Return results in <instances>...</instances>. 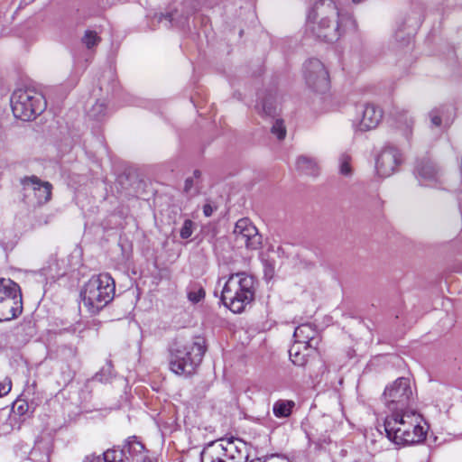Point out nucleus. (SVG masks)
<instances>
[{
    "mask_svg": "<svg viewBox=\"0 0 462 462\" xmlns=\"http://www.w3.org/2000/svg\"><path fill=\"white\" fill-rule=\"evenodd\" d=\"M233 234L236 243L240 246H245L249 250H255L261 245V236L248 218L239 219L236 223Z\"/></svg>",
    "mask_w": 462,
    "mask_h": 462,
    "instance_id": "11",
    "label": "nucleus"
},
{
    "mask_svg": "<svg viewBox=\"0 0 462 462\" xmlns=\"http://www.w3.org/2000/svg\"><path fill=\"white\" fill-rule=\"evenodd\" d=\"M294 405L293 401L279 400L273 404V414L278 418H287L291 415Z\"/></svg>",
    "mask_w": 462,
    "mask_h": 462,
    "instance_id": "22",
    "label": "nucleus"
},
{
    "mask_svg": "<svg viewBox=\"0 0 462 462\" xmlns=\"http://www.w3.org/2000/svg\"><path fill=\"white\" fill-rule=\"evenodd\" d=\"M113 376V366L110 362H107L98 373L96 374L95 378L100 382H107Z\"/></svg>",
    "mask_w": 462,
    "mask_h": 462,
    "instance_id": "29",
    "label": "nucleus"
},
{
    "mask_svg": "<svg viewBox=\"0 0 462 462\" xmlns=\"http://www.w3.org/2000/svg\"><path fill=\"white\" fill-rule=\"evenodd\" d=\"M272 133L277 136L279 140H282L286 135V128L284 126L283 121L277 119L272 126Z\"/></svg>",
    "mask_w": 462,
    "mask_h": 462,
    "instance_id": "30",
    "label": "nucleus"
},
{
    "mask_svg": "<svg viewBox=\"0 0 462 462\" xmlns=\"http://www.w3.org/2000/svg\"><path fill=\"white\" fill-rule=\"evenodd\" d=\"M193 233V222L190 219H186L183 223L182 227L180 228V237L183 239H187L191 236Z\"/></svg>",
    "mask_w": 462,
    "mask_h": 462,
    "instance_id": "32",
    "label": "nucleus"
},
{
    "mask_svg": "<svg viewBox=\"0 0 462 462\" xmlns=\"http://www.w3.org/2000/svg\"><path fill=\"white\" fill-rule=\"evenodd\" d=\"M123 462H152L144 445L135 436L129 437L123 446Z\"/></svg>",
    "mask_w": 462,
    "mask_h": 462,
    "instance_id": "15",
    "label": "nucleus"
},
{
    "mask_svg": "<svg viewBox=\"0 0 462 462\" xmlns=\"http://www.w3.org/2000/svg\"><path fill=\"white\" fill-rule=\"evenodd\" d=\"M201 172L199 170L193 171V175L185 180L184 192L189 196H195L198 194V180L200 178Z\"/></svg>",
    "mask_w": 462,
    "mask_h": 462,
    "instance_id": "24",
    "label": "nucleus"
},
{
    "mask_svg": "<svg viewBox=\"0 0 462 462\" xmlns=\"http://www.w3.org/2000/svg\"><path fill=\"white\" fill-rule=\"evenodd\" d=\"M236 447L234 441H227L226 445L213 441L208 444L200 453L201 462H242V457L234 456Z\"/></svg>",
    "mask_w": 462,
    "mask_h": 462,
    "instance_id": "9",
    "label": "nucleus"
},
{
    "mask_svg": "<svg viewBox=\"0 0 462 462\" xmlns=\"http://www.w3.org/2000/svg\"><path fill=\"white\" fill-rule=\"evenodd\" d=\"M304 78L307 85L317 92H325L329 87L328 73L323 63L310 59L304 64Z\"/></svg>",
    "mask_w": 462,
    "mask_h": 462,
    "instance_id": "8",
    "label": "nucleus"
},
{
    "mask_svg": "<svg viewBox=\"0 0 462 462\" xmlns=\"http://www.w3.org/2000/svg\"><path fill=\"white\" fill-rule=\"evenodd\" d=\"M313 351H305L303 345L293 343L289 350L291 361L297 366H304L308 363L309 356Z\"/></svg>",
    "mask_w": 462,
    "mask_h": 462,
    "instance_id": "20",
    "label": "nucleus"
},
{
    "mask_svg": "<svg viewBox=\"0 0 462 462\" xmlns=\"http://www.w3.org/2000/svg\"><path fill=\"white\" fill-rule=\"evenodd\" d=\"M307 32L328 42L337 41L342 34L340 14L332 0L317 2L308 15Z\"/></svg>",
    "mask_w": 462,
    "mask_h": 462,
    "instance_id": "1",
    "label": "nucleus"
},
{
    "mask_svg": "<svg viewBox=\"0 0 462 462\" xmlns=\"http://www.w3.org/2000/svg\"><path fill=\"white\" fill-rule=\"evenodd\" d=\"M23 200L26 199L27 193L32 192L39 206L47 204L51 199L52 184L49 181L42 180L35 175L25 176L20 180Z\"/></svg>",
    "mask_w": 462,
    "mask_h": 462,
    "instance_id": "10",
    "label": "nucleus"
},
{
    "mask_svg": "<svg viewBox=\"0 0 462 462\" xmlns=\"http://www.w3.org/2000/svg\"><path fill=\"white\" fill-rule=\"evenodd\" d=\"M294 343L303 345L305 351H317L319 344V333L310 323L298 326L293 333Z\"/></svg>",
    "mask_w": 462,
    "mask_h": 462,
    "instance_id": "14",
    "label": "nucleus"
},
{
    "mask_svg": "<svg viewBox=\"0 0 462 462\" xmlns=\"http://www.w3.org/2000/svg\"><path fill=\"white\" fill-rule=\"evenodd\" d=\"M362 0H353L354 3H360Z\"/></svg>",
    "mask_w": 462,
    "mask_h": 462,
    "instance_id": "41",
    "label": "nucleus"
},
{
    "mask_svg": "<svg viewBox=\"0 0 462 462\" xmlns=\"http://www.w3.org/2000/svg\"><path fill=\"white\" fill-rule=\"evenodd\" d=\"M383 401L391 413L413 410L415 396L410 379L400 377L387 385L383 393Z\"/></svg>",
    "mask_w": 462,
    "mask_h": 462,
    "instance_id": "7",
    "label": "nucleus"
},
{
    "mask_svg": "<svg viewBox=\"0 0 462 462\" xmlns=\"http://www.w3.org/2000/svg\"><path fill=\"white\" fill-rule=\"evenodd\" d=\"M236 449L234 450V456H236L238 458L242 457V462H243L245 459L247 458V457L242 455L241 451L238 449V447L237 446H236Z\"/></svg>",
    "mask_w": 462,
    "mask_h": 462,
    "instance_id": "38",
    "label": "nucleus"
},
{
    "mask_svg": "<svg viewBox=\"0 0 462 462\" xmlns=\"http://www.w3.org/2000/svg\"><path fill=\"white\" fill-rule=\"evenodd\" d=\"M207 346L202 337L190 340L176 338L170 346V369L179 375H190L202 362Z\"/></svg>",
    "mask_w": 462,
    "mask_h": 462,
    "instance_id": "3",
    "label": "nucleus"
},
{
    "mask_svg": "<svg viewBox=\"0 0 462 462\" xmlns=\"http://www.w3.org/2000/svg\"><path fill=\"white\" fill-rule=\"evenodd\" d=\"M415 174L421 184L437 181L439 179V169L428 158L419 160L415 167Z\"/></svg>",
    "mask_w": 462,
    "mask_h": 462,
    "instance_id": "16",
    "label": "nucleus"
},
{
    "mask_svg": "<svg viewBox=\"0 0 462 462\" xmlns=\"http://www.w3.org/2000/svg\"><path fill=\"white\" fill-rule=\"evenodd\" d=\"M402 157L399 149L392 144L385 145L376 160V171L382 177L391 176L402 163Z\"/></svg>",
    "mask_w": 462,
    "mask_h": 462,
    "instance_id": "13",
    "label": "nucleus"
},
{
    "mask_svg": "<svg viewBox=\"0 0 462 462\" xmlns=\"http://www.w3.org/2000/svg\"><path fill=\"white\" fill-rule=\"evenodd\" d=\"M422 417L413 409L391 413L385 418L383 426L387 438L397 445L420 443L426 438L420 425Z\"/></svg>",
    "mask_w": 462,
    "mask_h": 462,
    "instance_id": "2",
    "label": "nucleus"
},
{
    "mask_svg": "<svg viewBox=\"0 0 462 462\" xmlns=\"http://www.w3.org/2000/svg\"><path fill=\"white\" fill-rule=\"evenodd\" d=\"M82 462H104V459L102 457V456L100 455H95V454H91V455H88L84 457V459L82 460Z\"/></svg>",
    "mask_w": 462,
    "mask_h": 462,
    "instance_id": "34",
    "label": "nucleus"
},
{
    "mask_svg": "<svg viewBox=\"0 0 462 462\" xmlns=\"http://www.w3.org/2000/svg\"><path fill=\"white\" fill-rule=\"evenodd\" d=\"M20 292L21 290L17 283L10 279L0 278V302L13 298Z\"/></svg>",
    "mask_w": 462,
    "mask_h": 462,
    "instance_id": "21",
    "label": "nucleus"
},
{
    "mask_svg": "<svg viewBox=\"0 0 462 462\" xmlns=\"http://www.w3.org/2000/svg\"><path fill=\"white\" fill-rule=\"evenodd\" d=\"M205 297V291L202 287H199L197 290L189 291L188 292V299L192 303L199 302Z\"/></svg>",
    "mask_w": 462,
    "mask_h": 462,
    "instance_id": "31",
    "label": "nucleus"
},
{
    "mask_svg": "<svg viewBox=\"0 0 462 462\" xmlns=\"http://www.w3.org/2000/svg\"><path fill=\"white\" fill-rule=\"evenodd\" d=\"M338 171L344 177H351L353 174V166L351 156L346 153H342L338 159Z\"/></svg>",
    "mask_w": 462,
    "mask_h": 462,
    "instance_id": "25",
    "label": "nucleus"
},
{
    "mask_svg": "<svg viewBox=\"0 0 462 462\" xmlns=\"http://www.w3.org/2000/svg\"><path fill=\"white\" fill-rule=\"evenodd\" d=\"M101 39L97 36L94 31H86L84 37L82 38L83 43L87 48L90 49L100 42Z\"/></svg>",
    "mask_w": 462,
    "mask_h": 462,
    "instance_id": "28",
    "label": "nucleus"
},
{
    "mask_svg": "<svg viewBox=\"0 0 462 462\" xmlns=\"http://www.w3.org/2000/svg\"><path fill=\"white\" fill-rule=\"evenodd\" d=\"M65 272H60V271H57L55 273L51 274L52 277H55V276H62L64 275Z\"/></svg>",
    "mask_w": 462,
    "mask_h": 462,
    "instance_id": "40",
    "label": "nucleus"
},
{
    "mask_svg": "<svg viewBox=\"0 0 462 462\" xmlns=\"http://www.w3.org/2000/svg\"><path fill=\"white\" fill-rule=\"evenodd\" d=\"M115 292V281L108 273L95 275L81 289V303L89 314L96 315L113 300Z\"/></svg>",
    "mask_w": 462,
    "mask_h": 462,
    "instance_id": "5",
    "label": "nucleus"
},
{
    "mask_svg": "<svg viewBox=\"0 0 462 462\" xmlns=\"http://www.w3.org/2000/svg\"><path fill=\"white\" fill-rule=\"evenodd\" d=\"M1 315L3 320H10L18 317L23 310L22 293H16V296L8 298L6 300L0 302Z\"/></svg>",
    "mask_w": 462,
    "mask_h": 462,
    "instance_id": "17",
    "label": "nucleus"
},
{
    "mask_svg": "<svg viewBox=\"0 0 462 462\" xmlns=\"http://www.w3.org/2000/svg\"><path fill=\"white\" fill-rule=\"evenodd\" d=\"M296 169L306 175L316 176L319 173L317 161L306 155H300L297 158Z\"/></svg>",
    "mask_w": 462,
    "mask_h": 462,
    "instance_id": "19",
    "label": "nucleus"
},
{
    "mask_svg": "<svg viewBox=\"0 0 462 462\" xmlns=\"http://www.w3.org/2000/svg\"><path fill=\"white\" fill-rule=\"evenodd\" d=\"M104 462H123V448H112L105 451L102 455Z\"/></svg>",
    "mask_w": 462,
    "mask_h": 462,
    "instance_id": "26",
    "label": "nucleus"
},
{
    "mask_svg": "<svg viewBox=\"0 0 462 462\" xmlns=\"http://www.w3.org/2000/svg\"><path fill=\"white\" fill-rule=\"evenodd\" d=\"M454 108L452 106L443 105L433 108L430 114L431 125L439 127L444 122L445 125H449L453 121Z\"/></svg>",
    "mask_w": 462,
    "mask_h": 462,
    "instance_id": "18",
    "label": "nucleus"
},
{
    "mask_svg": "<svg viewBox=\"0 0 462 462\" xmlns=\"http://www.w3.org/2000/svg\"><path fill=\"white\" fill-rule=\"evenodd\" d=\"M214 211V208L211 205L206 204L203 207V213L206 217H210Z\"/></svg>",
    "mask_w": 462,
    "mask_h": 462,
    "instance_id": "37",
    "label": "nucleus"
},
{
    "mask_svg": "<svg viewBox=\"0 0 462 462\" xmlns=\"http://www.w3.org/2000/svg\"><path fill=\"white\" fill-rule=\"evenodd\" d=\"M383 119V110L374 104H365L359 106L355 119L356 131L366 132L378 126Z\"/></svg>",
    "mask_w": 462,
    "mask_h": 462,
    "instance_id": "12",
    "label": "nucleus"
},
{
    "mask_svg": "<svg viewBox=\"0 0 462 462\" xmlns=\"http://www.w3.org/2000/svg\"><path fill=\"white\" fill-rule=\"evenodd\" d=\"M106 111V107L105 103L97 101L88 110V116L95 120H100L103 116H105Z\"/></svg>",
    "mask_w": 462,
    "mask_h": 462,
    "instance_id": "27",
    "label": "nucleus"
},
{
    "mask_svg": "<svg viewBox=\"0 0 462 462\" xmlns=\"http://www.w3.org/2000/svg\"><path fill=\"white\" fill-rule=\"evenodd\" d=\"M35 386V383H33L32 385H28L23 391V395L29 397L30 395L34 394Z\"/></svg>",
    "mask_w": 462,
    "mask_h": 462,
    "instance_id": "36",
    "label": "nucleus"
},
{
    "mask_svg": "<svg viewBox=\"0 0 462 462\" xmlns=\"http://www.w3.org/2000/svg\"><path fill=\"white\" fill-rule=\"evenodd\" d=\"M251 462H289V461L284 458H280L278 457L273 456L270 457H257V458L251 460Z\"/></svg>",
    "mask_w": 462,
    "mask_h": 462,
    "instance_id": "33",
    "label": "nucleus"
},
{
    "mask_svg": "<svg viewBox=\"0 0 462 462\" xmlns=\"http://www.w3.org/2000/svg\"><path fill=\"white\" fill-rule=\"evenodd\" d=\"M2 320H3V318H2V317H0V321H2Z\"/></svg>",
    "mask_w": 462,
    "mask_h": 462,
    "instance_id": "42",
    "label": "nucleus"
},
{
    "mask_svg": "<svg viewBox=\"0 0 462 462\" xmlns=\"http://www.w3.org/2000/svg\"><path fill=\"white\" fill-rule=\"evenodd\" d=\"M14 116L23 121H31L46 107L44 97L33 88H20L11 97Z\"/></svg>",
    "mask_w": 462,
    "mask_h": 462,
    "instance_id": "6",
    "label": "nucleus"
},
{
    "mask_svg": "<svg viewBox=\"0 0 462 462\" xmlns=\"http://www.w3.org/2000/svg\"><path fill=\"white\" fill-rule=\"evenodd\" d=\"M256 280L245 272L231 273L226 281L221 301L234 313L243 312L254 300Z\"/></svg>",
    "mask_w": 462,
    "mask_h": 462,
    "instance_id": "4",
    "label": "nucleus"
},
{
    "mask_svg": "<svg viewBox=\"0 0 462 462\" xmlns=\"http://www.w3.org/2000/svg\"><path fill=\"white\" fill-rule=\"evenodd\" d=\"M260 113L266 116L274 117L278 115V106L276 100L273 97H267L261 104V107L257 106Z\"/></svg>",
    "mask_w": 462,
    "mask_h": 462,
    "instance_id": "23",
    "label": "nucleus"
},
{
    "mask_svg": "<svg viewBox=\"0 0 462 462\" xmlns=\"http://www.w3.org/2000/svg\"><path fill=\"white\" fill-rule=\"evenodd\" d=\"M11 391V382L0 383V397L6 395Z\"/></svg>",
    "mask_w": 462,
    "mask_h": 462,
    "instance_id": "35",
    "label": "nucleus"
},
{
    "mask_svg": "<svg viewBox=\"0 0 462 462\" xmlns=\"http://www.w3.org/2000/svg\"><path fill=\"white\" fill-rule=\"evenodd\" d=\"M404 124H405L407 129H411L412 126L413 121L411 118H408L406 116H404Z\"/></svg>",
    "mask_w": 462,
    "mask_h": 462,
    "instance_id": "39",
    "label": "nucleus"
}]
</instances>
